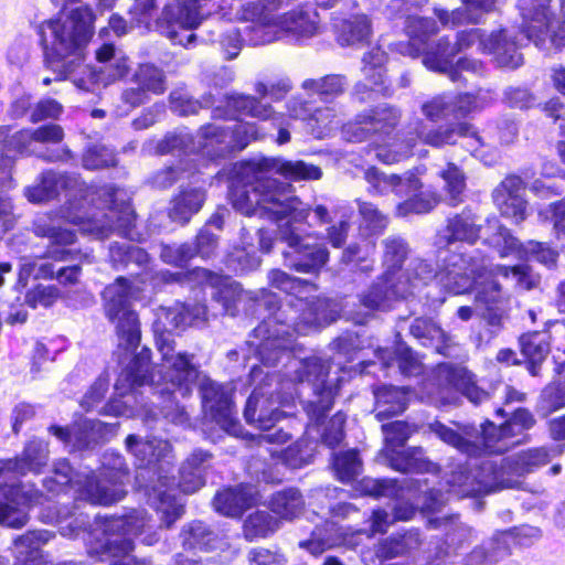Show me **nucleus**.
I'll use <instances>...</instances> for the list:
<instances>
[{"mask_svg": "<svg viewBox=\"0 0 565 565\" xmlns=\"http://www.w3.org/2000/svg\"><path fill=\"white\" fill-rule=\"evenodd\" d=\"M275 173L292 181L318 180L322 175L319 167L303 161H282L278 158L249 161L242 170L246 184L232 191L233 207L245 215L275 221L290 216L278 230V238L287 244V249L282 252L284 265L298 273L316 274L327 264L329 250L323 245L305 243L297 224L307 220L310 209L291 193L290 185L274 179Z\"/></svg>", "mask_w": 565, "mask_h": 565, "instance_id": "obj_1", "label": "nucleus"}, {"mask_svg": "<svg viewBox=\"0 0 565 565\" xmlns=\"http://www.w3.org/2000/svg\"><path fill=\"white\" fill-rule=\"evenodd\" d=\"M139 292V286L125 277H118L103 291L106 316L113 322L117 321L119 348L124 351L120 358L122 370L115 385L120 395H127L141 386V362L137 352L140 343L139 316L131 308Z\"/></svg>", "mask_w": 565, "mask_h": 565, "instance_id": "obj_2", "label": "nucleus"}, {"mask_svg": "<svg viewBox=\"0 0 565 565\" xmlns=\"http://www.w3.org/2000/svg\"><path fill=\"white\" fill-rule=\"evenodd\" d=\"M551 460L547 448L539 447L521 451L502 460L500 467L484 457L469 468L458 467L448 480L450 491L459 497L487 494L495 490L515 488L519 481L510 476H523Z\"/></svg>", "mask_w": 565, "mask_h": 565, "instance_id": "obj_3", "label": "nucleus"}, {"mask_svg": "<svg viewBox=\"0 0 565 565\" xmlns=\"http://www.w3.org/2000/svg\"><path fill=\"white\" fill-rule=\"evenodd\" d=\"M49 460L47 444L40 439L30 440L22 454L13 459L0 460V523L20 529L28 522V515L19 507L32 504L41 497L38 490L23 491L17 479L28 472L39 473Z\"/></svg>", "mask_w": 565, "mask_h": 565, "instance_id": "obj_4", "label": "nucleus"}, {"mask_svg": "<svg viewBox=\"0 0 565 565\" xmlns=\"http://www.w3.org/2000/svg\"><path fill=\"white\" fill-rule=\"evenodd\" d=\"M94 14L88 8H77L68 15L44 21L39 28L45 60L51 67L62 63L61 74L66 77L76 62L83 60L84 50L93 35Z\"/></svg>", "mask_w": 565, "mask_h": 565, "instance_id": "obj_5", "label": "nucleus"}, {"mask_svg": "<svg viewBox=\"0 0 565 565\" xmlns=\"http://www.w3.org/2000/svg\"><path fill=\"white\" fill-rule=\"evenodd\" d=\"M188 326V317L184 313V305H177L172 308H160L153 323L154 340L158 351L161 354L163 364L157 371L159 379L143 373L145 383H171L173 398L177 395L185 396L190 393V382L195 377V370L189 358L184 354H174L172 345V330Z\"/></svg>", "mask_w": 565, "mask_h": 565, "instance_id": "obj_6", "label": "nucleus"}, {"mask_svg": "<svg viewBox=\"0 0 565 565\" xmlns=\"http://www.w3.org/2000/svg\"><path fill=\"white\" fill-rule=\"evenodd\" d=\"M34 233L36 236L47 237L50 239V246L47 247L44 257L36 256L33 262L25 260L22 264L19 274V281L24 285L28 277L35 271V278H57L58 281L64 285H73L77 282L81 273V267L78 265L62 267L55 275L53 265L46 262L47 258L63 262L79 258V252L67 248V246L75 242L74 232L39 220L34 223Z\"/></svg>", "mask_w": 565, "mask_h": 565, "instance_id": "obj_7", "label": "nucleus"}, {"mask_svg": "<svg viewBox=\"0 0 565 565\" xmlns=\"http://www.w3.org/2000/svg\"><path fill=\"white\" fill-rule=\"evenodd\" d=\"M488 271V259L486 257L465 256L452 254L445 259L444 268L437 273L431 264L425 259H413L407 277L415 286L427 285L434 278L452 294L467 292L477 278H482Z\"/></svg>", "mask_w": 565, "mask_h": 565, "instance_id": "obj_8", "label": "nucleus"}, {"mask_svg": "<svg viewBox=\"0 0 565 565\" xmlns=\"http://www.w3.org/2000/svg\"><path fill=\"white\" fill-rule=\"evenodd\" d=\"M364 178L370 185V192L376 195H386L394 193L398 199L408 198L397 205L398 215H407L411 212L426 213L434 209L439 198L437 194H417L423 184L413 173H405L403 177L397 174H386L376 168H370L365 171Z\"/></svg>", "mask_w": 565, "mask_h": 565, "instance_id": "obj_9", "label": "nucleus"}, {"mask_svg": "<svg viewBox=\"0 0 565 565\" xmlns=\"http://www.w3.org/2000/svg\"><path fill=\"white\" fill-rule=\"evenodd\" d=\"M171 451L170 444L167 440L152 438L143 443V457L148 456V465H159L158 483L148 491V503L161 514V525L170 527L184 513V504L179 501L174 494H171L172 488L168 483V477L162 476L167 472V460Z\"/></svg>", "mask_w": 565, "mask_h": 565, "instance_id": "obj_10", "label": "nucleus"}, {"mask_svg": "<svg viewBox=\"0 0 565 565\" xmlns=\"http://www.w3.org/2000/svg\"><path fill=\"white\" fill-rule=\"evenodd\" d=\"M134 526L124 518H104L97 520L90 537L97 540L96 546L89 545L90 555H108L114 559L111 565H139L135 551Z\"/></svg>", "mask_w": 565, "mask_h": 565, "instance_id": "obj_11", "label": "nucleus"}, {"mask_svg": "<svg viewBox=\"0 0 565 565\" xmlns=\"http://www.w3.org/2000/svg\"><path fill=\"white\" fill-rule=\"evenodd\" d=\"M429 430L444 443L469 456H477L482 451L502 452L509 447L508 439L523 433L511 419L499 427L488 423V426L482 428V436L477 437L476 440L471 439L470 431L466 430L465 436H462L439 422L430 424Z\"/></svg>", "mask_w": 565, "mask_h": 565, "instance_id": "obj_12", "label": "nucleus"}, {"mask_svg": "<svg viewBox=\"0 0 565 565\" xmlns=\"http://www.w3.org/2000/svg\"><path fill=\"white\" fill-rule=\"evenodd\" d=\"M551 0H519L522 31L535 45L550 38L557 45H565V0L556 15L550 7Z\"/></svg>", "mask_w": 565, "mask_h": 565, "instance_id": "obj_13", "label": "nucleus"}, {"mask_svg": "<svg viewBox=\"0 0 565 565\" xmlns=\"http://www.w3.org/2000/svg\"><path fill=\"white\" fill-rule=\"evenodd\" d=\"M277 385V380L270 377L267 383L253 391L244 409V417L248 424L268 430L282 418L285 413L280 407L287 404L291 396L278 392Z\"/></svg>", "mask_w": 565, "mask_h": 565, "instance_id": "obj_14", "label": "nucleus"}, {"mask_svg": "<svg viewBox=\"0 0 565 565\" xmlns=\"http://www.w3.org/2000/svg\"><path fill=\"white\" fill-rule=\"evenodd\" d=\"M200 9L190 0H169L156 25L160 33L173 43L188 46L195 40V34L190 33L186 35V42H183V39L179 35V30L190 31L198 28L203 20Z\"/></svg>", "mask_w": 565, "mask_h": 565, "instance_id": "obj_15", "label": "nucleus"}, {"mask_svg": "<svg viewBox=\"0 0 565 565\" xmlns=\"http://www.w3.org/2000/svg\"><path fill=\"white\" fill-rule=\"evenodd\" d=\"M53 477L44 479V487L50 492H60L71 486L78 493V498L92 504L109 505L120 497L118 490L94 492L90 476L76 475L72 477V468L66 460H58L54 463Z\"/></svg>", "mask_w": 565, "mask_h": 565, "instance_id": "obj_16", "label": "nucleus"}, {"mask_svg": "<svg viewBox=\"0 0 565 565\" xmlns=\"http://www.w3.org/2000/svg\"><path fill=\"white\" fill-rule=\"evenodd\" d=\"M204 411L220 427L228 433H236L237 420L234 415L230 393L225 388L206 379L200 384Z\"/></svg>", "mask_w": 565, "mask_h": 565, "instance_id": "obj_17", "label": "nucleus"}, {"mask_svg": "<svg viewBox=\"0 0 565 565\" xmlns=\"http://www.w3.org/2000/svg\"><path fill=\"white\" fill-rule=\"evenodd\" d=\"M292 367L295 370V381L309 382L312 384L315 392L322 396L330 397L331 388L326 385V380L329 374L330 365L319 358H309L306 360H292ZM331 408V402L324 401L321 397L315 406V413L319 412L317 418L319 419L327 411Z\"/></svg>", "mask_w": 565, "mask_h": 565, "instance_id": "obj_18", "label": "nucleus"}, {"mask_svg": "<svg viewBox=\"0 0 565 565\" xmlns=\"http://www.w3.org/2000/svg\"><path fill=\"white\" fill-rule=\"evenodd\" d=\"M185 551L212 553L230 548L228 537L206 523L195 520L184 524L180 532Z\"/></svg>", "mask_w": 565, "mask_h": 565, "instance_id": "obj_19", "label": "nucleus"}, {"mask_svg": "<svg viewBox=\"0 0 565 565\" xmlns=\"http://www.w3.org/2000/svg\"><path fill=\"white\" fill-rule=\"evenodd\" d=\"M53 536L46 530H38L17 537L12 551L14 565H46L41 547ZM0 565H9V561L0 556Z\"/></svg>", "mask_w": 565, "mask_h": 565, "instance_id": "obj_20", "label": "nucleus"}, {"mask_svg": "<svg viewBox=\"0 0 565 565\" xmlns=\"http://www.w3.org/2000/svg\"><path fill=\"white\" fill-rule=\"evenodd\" d=\"M318 26V13L308 4H301L284 15L276 18L273 28L277 32L295 36H311Z\"/></svg>", "mask_w": 565, "mask_h": 565, "instance_id": "obj_21", "label": "nucleus"}, {"mask_svg": "<svg viewBox=\"0 0 565 565\" xmlns=\"http://www.w3.org/2000/svg\"><path fill=\"white\" fill-rule=\"evenodd\" d=\"M135 220L136 215L130 204L126 203L120 207L114 205L109 207L108 213L103 214V220L94 214L89 220L92 224L85 226V230L102 237L107 236L111 231H118L127 236Z\"/></svg>", "mask_w": 565, "mask_h": 565, "instance_id": "obj_22", "label": "nucleus"}, {"mask_svg": "<svg viewBox=\"0 0 565 565\" xmlns=\"http://www.w3.org/2000/svg\"><path fill=\"white\" fill-rule=\"evenodd\" d=\"M104 424L99 420L83 419L75 423L71 429L52 426L50 430L62 441L72 444L76 449H83L97 444L104 437Z\"/></svg>", "mask_w": 565, "mask_h": 565, "instance_id": "obj_23", "label": "nucleus"}, {"mask_svg": "<svg viewBox=\"0 0 565 565\" xmlns=\"http://www.w3.org/2000/svg\"><path fill=\"white\" fill-rule=\"evenodd\" d=\"M127 476L128 469L124 458L118 454L107 452L104 455L103 470L99 477L90 476L93 490L94 492H104L116 489L120 493V497L115 501L117 502L124 497V491L120 486L124 483Z\"/></svg>", "mask_w": 565, "mask_h": 565, "instance_id": "obj_24", "label": "nucleus"}, {"mask_svg": "<svg viewBox=\"0 0 565 565\" xmlns=\"http://www.w3.org/2000/svg\"><path fill=\"white\" fill-rule=\"evenodd\" d=\"M437 32V24L433 19L409 17L406 23L407 43L398 44L403 55L417 57L428 46V40Z\"/></svg>", "mask_w": 565, "mask_h": 565, "instance_id": "obj_25", "label": "nucleus"}, {"mask_svg": "<svg viewBox=\"0 0 565 565\" xmlns=\"http://www.w3.org/2000/svg\"><path fill=\"white\" fill-rule=\"evenodd\" d=\"M269 322L258 326L255 329L257 335L265 337L258 344V354L263 363L274 365L280 356L290 349L292 343V334L288 330L276 331L270 333L268 330Z\"/></svg>", "mask_w": 565, "mask_h": 565, "instance_id": "obj_26", "label": "nucleus"}, {"mask_svg": "<svg viewBox=\"0 0 565 565\" xmlns=\"http://www.w3.org/2000/svg\"><path fill=\"white\" fill-rule=\"evenodd\" d=\"M387 60L386 53L380 47H373L363 57L362 72L365 76L366 83L356 85V92L362 89H371L386 94L387 87L385 86V70L384 64Z\"/></svg>", "mask_w": 565, "mask_h": 565, "instance_id": "obj_27", "label": "nucleus"}, {"mask_svg": "<svg viewBox=\"0 0 565 565\" xmlns=\"http://www.w3.org/2000/svg\"><path fill=\"white\" fill-rule=\"evenodd\" d=\"M252 486H241L220 491L214 498V508L226 516H239L255 501Z\"/></svg>", "mask_w": 565, "mask_h": 565, "instance_id": "obj_28", "label": "nucleus"}, {"mask_svg": "<svg viewBox=\"0 0 565 565\" xmlns=\"http://www.w3.org/2000/svg\"><path fill=\"white\" fill-rule=\"evenodd\" d=\"M210 458V454L198 450L182 463L178 486L184 493H193L203 487Z\"/></svg>", "mask_w": 565, "mask_h": 565, "instance_id": "obj_29", "label": "nucleus"}, {"mask_svg": "<svg viewBox=\"0 0 565 565\" xmlns=\"http://www.w3.org/2000/svg\"><path fill=\"white\" fill-rule=\"evenodd\" d=\"M477 216L470 211H462L448 220L445 230L447 243L463 242L470 245L481 237L482 227L477 224Z\"/></svg>", "mask_w": 565, "mask_h": 565, "instance_id": "obj_30", "label": "nucleus"}, {"mask_svg": "<svg viewBox=\"0 0 565 565\" xmlns=\"http://www.w3.org/2000/svg\"><path fill=\"white\" fill-rule=\"evenodd\" d=\"M64 138L61 126L43 125L34 130H21L11 138V143L20 152H35L33 143H60Z\"/></svg>", "mask_w": 565, "mask_h": 565, "instance_id": "obj_31", "label": "nucleus"}, {"mask_svg": "<svg viewBox=\"0 0 565 565\" xmlns=\"http://www.w3.org/2000/svg\"><path fill=\"white\" fill-rule=\"evenodd\" d=\"M375 416L383 420L404 412L408 403V392L405 388L382 386L374 390Z\"/></svg>", "mask_w": 565, "mask_h": 565, "instance_id": "obj_32", "label": "nucleus"}, {"mask_svg": "<svg viewBox=\"0 0 565 565\" xmlns=\"http://www.w3.org/2000/svg\"><path fill=\"white\" fill-rule=\"evenodd\" d=\"M504 292L495 280L483 281L479 285L476 294V306L490 324L500 323L501 315L498 312L499 305L504 300Z\"/></svg>", "mask_w": 565, "mask_h": 565, "instance_id": "obj_33", "label": "nucleus"}, {"mask_svg": "<svg viewBox=\"0 0 565 565\" xmlns=\"http://www.w3.org/2000/svg\"><path fill=\"white\" fill-rule=\"evenodd\" d=\"M483 244L495 249L501 257L514 255L523 258V246L513 237L510 231L498 222H488V226L481 235Z\"/></svg>", "mask_w": 565, "mask_h": 565, "instance_id": "obj_34", "label": "nucleus"}, {"mask_svg": "<svg viewBox=\"0 0 565 565\" xmlns=\"http://www.w3.org/2000/svg\"><path fill=\"white\" fill-rule=\"evenodd\" d=\"M483 244L495 249L501 257L514 255L523 258V246L513 237L510 231L498 222H488V226L481 235Z\"/></svg>", "mask_w": 565, "mask_h": 565, "instance_id": "obj_35", "label": "nucleus"}, {"mask_svg": "<svg viewBox=\"0 0 565 565\" xmlns=\"http://www.w3.org/2000/svg\"><path fill=\"white\" fill-rule=\"evenodd\" d=\"M193 279L199 282H205L212 287L222 289L217 292V296L224 302L225 311L234 316L236 313V301L241 298V289L238 285L231 282L227 278L218 276L207 269L196 268L192 271Z\"/></svg>", "mask_w": 565, "mask_h": 565, "instance_id": "obj_36", "label": "nucleus"}, {"mask_svg": "<svg viewBox=\"0 0 565 565\" xmlns=\"http://www.w3.org/2000/svg\"><path fill=\"white\" fill-rule=\"evenodd\" d=\"M204 201L205 191L202 188L184 189L172 200L169 216L172 221L184 224L201 210Z\"/></svg>", "mask_w": 565, "mask_h": 565, "instance_id": "obj_37", "label": "nucleus"}, {"mask_svg": "<svg viewBox=\"0 0 565 565\" xmlns=\"http://www.w3.org/2000/svg\"><path fill=\"white\" fill-rule=\"evenodd\" d=\"M457 137H470L471 142L467 145L470 151L477 150L476 145H481L480 137L472 131L468 122H459L455 126L433 130L423 136L424 142L434 147L455 143Z\"/></svg>", "mask_w": 565, "mask_h": 565, "instance_id": "obj_38", "label": "nucleus"}, {"mask_svg": "<svg viewBox=\"0 0 565 565\" xmlns=\"http://www.w3.org/2000/svg\"><path fill=\"white\" fill-rule=\"evenodd\" d=\"M503 0H463L465 8L451 12L443 11L439 19L443 23L452 25L461 23H477L478 11L488 12L494 10Z\"/></svg>", "mask_w": 565, "mask_h": 565, "instance_id": "obj_39", "label": "nucleus"}, {"mask_svg": "<svg viewBox=\"0 0 565 565\" xmlns=\"http://www.w3.org/2000/svg\"><path fill=\"white\" fill-rule=\"evenodd\" d=\"M492 50L498 64L502 67L516 68L523 63L518 43L505 30L492 35Z\"/></svg>", "mask_w": 565, "mask_h": 565, "instance_id": "obj_40", "label": "nucleus"}, {"mask_svg": "<svg viewBox=\"0 0 565 565\" xmlns=\"http://www.w3.org/2000/svg\"><path fill=\"white\" fill-rule=\"evenodd\" d=\"M43 189L41 193H35L38 188H26L25 196L32 203H42L51 200L58 194L60 190L68 189L71 183H75L76 180L64 174H58L53 171H47L42 174Z\"/></svg>", "mask_w": 565, "mask_h": 565, "instance_id": "obj_41", "label": "nucleus"}, {"mask_svg": "<svg viewBox=\"0 0 565 565\" xmlns=\"http://www.w3.org/2000/svg\"><path fill=\"white\" fill-rule=\"evenodd\" d=\"M303 505L305 502L302 500V495L296 489L279 491L275 493L269 501L270 510L281 519L286 520H291L298 516L301 513Z\"/></svg>", "mask_w": 565, "mask_h": 565, "instance_id": "obj_42", "label": "nucleus"}, {"mask_svg": "<svg viewBox=\"0 0 565 565\" xmlns=\"http://www.w3.org/2000/svg\"><path fill=\"white\" fill-rule=\"evenodd\" d=\"M424 54V65L433 71L447 73L450 68L451 58L457 54L454 45L450 46L449 42L440 39L436 44H429L422 52Z\"/></svg>", "mask_w": 565, "mask_h": 565, "instance_id": "obj_43", "label": "nucleus"}, {"mask_svg": "<svg viewBox=\"0 0 565 565\" xmlns=\"http://www.w3.org/2000/svg\"><path fill=\"white\" fill-rule=\"evenodd\" d=\"M523 355L527 359V370L533 376H537L543 361L546 359L550 347L542 335L537 333L523 335L521 338Z\"/></svg>", "mask_w": 565, "mask_h": 565, "instance_id": "obj_44", "label": "nucleus"}, {"mask_svg": "<svg viewBox=\"0 0 565 565\" xmlns=\"http://www.w3.org/2000/svg\"><path fill=\"white\" fill-rule=\"evenodd\" d=\"M447 373V379L459 391L462 392L467 398L478 405L488 399V393L479 388L472 381V375L462 367L452 369L445 366L441 369Z\"/></svg>", "mask_w": 565, "mask_h": 565, "instance_id": "obj_45", "label": "nucleus"}, {"mask_svg": "<svg viewBox=\"0 0 565 565\" xmlns=\"http://www.w3.org/2000/svg\"><path fill=\"white\" fill-rule=\"evenodd\" d=\"M371 35V23L365 15H355L344 20L339 29L338 41L341 45H355L365 42Z\"/></svg>", "mask_w": 565, "mask_h": 565, "instance_id": "obj_46", "label": "nucleus"}, {"mask_svg": "<svg viewBox=\"0 0 565 565\" xmlns=\"http://www.w3.org/2000/svg\"><path fill=\"white\" fill-rule=\"evenodd\" d=\"M275 0H258L248 2L237 12V18L242 21H252L257 23V30L262 31L264 26H273L275 23L274 6Z\"/></svg>", "mask_w": 565, "mask_h": 565, "instance_id": "obj_47", "label": "nucleus"}, {"mask_svg": "<svg viewBox=\"0 0 565 565\" xmlns=\"http://www.w3.org/2000/svg\"><path fill=\"white\" fill-rule=\"evenodd\" d=\"M373 136L390 135L399 121V113L391 106H379L366 111Z\"/></svg>", "mask_w": 565, "mask_h": 565, "instance_id": "obj_48", "label": "nucleus"}, {"mask_svg": "<svg viewBox=\"0 0 565 565\" xmlns=\"http://www.w3.org/2000/svg\"><path fill=\"white\" fill-rule=\"evenodd\" d=\"M356 203L362 233L369 236L381 234L387 226V217L371 202L356 200Z\"/></svg>", "mask_w": 565, "mask_h": 565, "instance_id": "obj_49", "label": "nucleus"}, {"mask_svg": "<svg viewBox=\"0 0 565 565\" xmlns=\"http://www.w3.org/2000/svg\"><path fill=\"white\" fill-rule=\"evenodd\" d=\"M278 522L266 511H256L249 514L244 521V536L252 541L258 537H265L276 531Z\"/></svg>", "mask_w": 565, "mask_h": 565, "instance_id": "obj_50", "label": "nucleus"}, {"mask_svg": "<svg viewBox=\"0 0 565 565\" xmlns=\"http://www.w3.org/2000/svg\"><path fill=\"white\" fill-rule=\"evenodd\" d=\"M299 310H302L301 322L306 326H324L332 322L335 318L327 311L329 306L327 300L317 299L311 303L298 298L295 305Z\"/></svg>", "mask_w": 565, "mask_h": 565, "instance_id": "obj_51", "label": "nucleus"}, {"mask_svg": "<svg viewBox=\"0 0 565 565\" xmlns=\"http://www.w3.org/2000/svg\"><path fill=\"white\" fill-rule=\"evenodd\" d=\"M301 86L306 90L329 98L341 95L345 89L347 82L341 75H328L318 79H306Z\"/></svg>", "mask_w": 565, "mask_h": 565, "instance_id": "obj_52", "label": "nucleus"}, {"mask_svg": "<svg viewBox=\"0 0 565 565\" xmlns=\"http://www.w3.org/2000/svg\"><path fill=\"white\" fill-rule=\"evenodd\" d=\"M440 177L445 181V191L447 192L449 204H459L462 201L461 195L466 189L463 172L455 163H448L447 168L440 172Z\"/></svg>", "mask_w": 565, "mask_h": 565, "instance_id": "obj_53", "label": "nucleus"}, {"mask_svg": "<svg viewBox=\"0 0 565 565\" xmlns=\"http://www.w3.org/2000/svg\"><path fill=\"white\" fill-rule=\"evenodd\" d=\"M409 331L417 339L445 343V349L450 341V337L438 324L427 318L415 319L409 327Z\"/></svg>", "mask_w": 565, "mask_h": 565, "instance_id": "obj_54", "label": "nucleus"}, {"mask_svg": "<svg viewBox=\"0 0 565 565\" xmlns=\"http://www.w3.org/2000/svg\"><path fill=\"white\" fill-rule=\"evenodd\" d=\"M428 462L424 459L420 447L407 449L391 459V466L402 472H422L428 470Z\"/></svg>", "mask_w": 565, "mask_h": 565, "instance_id": "obj_55", "label": "nucleus"}, {"mask_svg": "<svg viewBox=\"0 0 565 565\" xmlns=\"http://www.w3.org/2000/svg\"><path fill=\"white\" fill-rule=\"evenodd\" d=\"M490 273L493 276H501L510 280L514 287L520 289L527 290L536 284L535 278L525 265H518L513 267L497 266Z\"/></svg>", "mask_w": 565, "mask_h": 565, "instance_id": "obj_56", "label": "nucleus"}, {"mask_svg": "<svg viewBox=\"0 0 565 565\" xmlns=\"http://www.w3.org/2000/svg\"><path fill=\"white\" fill-rule=\"evenodd\" d=\"M334 469L338 478L343 482L353 480L362 469V462L355 450H349L334 458Z\"/></svg>", "mask_w": 565, "mask_h": 565, "instance_id": "obj_57", "label": "nucleus"}, {"mask_svg": "<svg viewBox=\"0 0 565 565\" xmlns=\"http://www.w3.org/2000/svg\"><path fill=\"white\" fill-rule=\"evenodd\" d=\"M525 185L518 175H508L494 189L492 196L495 205H504V200H513L515 196H524Z\"/></svg>", "mask_w": 565, "mask_h": 565, "instance_id": "obj_58", "label": "nucleus"}, {"mask_svg": "<svg viewBox=\"0 0 565 565\" xmlns=\"http://www.w3.org/2000/svg\"><path fill=\"white\" fill-rule=\"evenodd\" d=\"M115 162L114 151L104 145L89 147L83 157V166L89 170L110 167Z\"/></svg>", "mask_w": 565, "mask_h": 565, "instance_id": "obj_59", "label": "nucleus"}, {"mask_svg": "<svg viewBox=\"0 0 565 565\" xmlns=\"http://www.w3.org/2000/svg\"><path fill=\"white\" fill-rule=\"evenodd\" d=\"M564 406L565 388L555 385H548L543 390L539 403V413L543 417L550 416L552 413L561 409Z\"/></svg>", "mask_w": 565, "mask_h": 565, "instance_id": "obj_60", "label": "nucleus"}, {"mask_svg": "<svg viewBox=\"0 0 565 565\" xmlns=\"http://www.w3.org/2000/svg\"><path fill=\"white\" fill-rule=\"evenodd\" d=\"M331 527L332 526L330 524H326L323 527H317L311 533L310 539L299 542V546L309 551L312 555H319L333 547L335 542L330 534Z\"/></svg>", "mask_w": 565, "mask_h": 565, "instance_id": "obj_61", "label": "nucleus"}, {"mask_svg": "<svg viewBox=\"0 0 565 565\" xmlns=\"http://www.w3.org/2000/svg\"><path fill=\"white\" fill-rule=\"evenodd\" d=\"M234 106L244 114L262 120L269 119L274 113L270 105L263 104L262 100L249 95L234 98Z\"/></svg>", "mask_w": 565, "mask_h": 565, "instance_id": "obj_62", "label": "nucleus"}, {"mask_svg": "<svg viewBox=\"0 0 565 565\" xmlns=\"http://www.w3.org/2000/svg\"><path fill=\"white\" fill-rule=\"evenodd\" d=\"M269 280L273 286L286 292H301L303 289L316 290V286L308 280L294 278L280 269L269 273Z\"/></svg>", "mask_w": 565, "mask_h": 565, "instance_id": "obj_63", "label": "nucleus"}, {"mask_svg": "<svg viewBox=\"0 0 565 565\" xmlns=\"http://www.w3.org/2000/svg\"><path fill=\"white\" fill-rule=\"evenodd\" d=\"M366 113L358 115L342 127V136L351 142H361L373 137Z\"/></svg>", "mask_w": 565, "mask_h": 565, "instance_id": "obj_64", "label": "nucleus"}]
</instances>
